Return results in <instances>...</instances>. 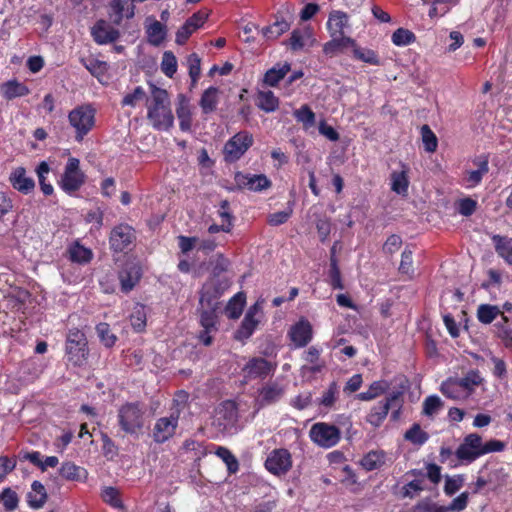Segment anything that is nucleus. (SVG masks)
Instances as JSON below:
<instances>
[{
    "instance_id": "nucleus-1",
    "label": "nucleus",
    "mask_w": 512,
    "mask_h": 512,
    "mask_svg": "<svg viewBox=\"0 0 512 512\" xmlns=\"http://www.w3.org/2000/svg\"><path fill=\"white\" fill-rule=\"evenodd\" d=\"M151 97L147 100V118L156 130L167 131L174 124L170 98L165 89L151 85Z\"/></svg>"
},
{
    "instance_id": "nucleus-2",
    "label": "nucleus",
    "mask_w": 512,
    "mask_h": 512,
    "mask_svg": "<svg viewBox=\"0 0 512 512\" xmlns=\"http://www.w3.org/2000/svg\"><path fill=\"white\" fill-rule=\"evenodd\" d=\"M505 444L499 440H490L482 443V438L476 433H471L464 438L463 443L457 448L456 456L459 460L472 462L478 457L491 453L500 452Z\"/></svg>"
},
{
    "instance_id": "nucleus-3",
    "label": "nucleus",
    "mask_w": 512,
    "mask_h": 512,
    "mask_svg": "<svg viewBox=\"0 0 512 512\" xmlns=\"http://www.w3.org/2000/svg\"><path fill=\"white\" fill-rule=\"evenodd\" d=\"M145 405L128 402L118 409L117 419L121 429L129 435L138 436L145 426Z\"/></svg>"
},
{
    "instance_id": "nucleus-4",
    "label": "nucleus",
    "mask_w": 512,
    "mask_h": 512,
    "mask_svg": "<svg viewBox=\"0 0 512 512\" xmlns=\"http://www.w3.org/2000/svg\"><path fill=\"white\" fill-rule=\"evenodd\" d=\"M311 441L317 446L329 449L336 446L341 439V431L334 424L317 422L309 430Z\"/></svg>"
},
{
    "instance_id": "nucleus-5",
    "label": "nucleus",
    "mask_w": 512,
    "mask_h": 512,
    "mask_svg": "<svg viewBox=\"0 0 512 512\" xmlns=\"http://www.w3.org/2000/svg\"><path fill=\"white\" fill-rule=\"evenodd\" d=\"M68 119L75 129L76 140L81 141L94 126L95 110L90 105H81L70 111Z\"/></svg>"
},
{
    "instance_id": "nucleus-6",
    "label": "nucleus",
    "mask_w": 512,
    "mask_h": 512,
    "mask_svg": "<svg viewBox=\"0 0 512 512\" xmlns=\"http://www.w3.org/2000/svg\"><path fill=\"white\" fill-rule=\"evenodd\" d=\"M66 354L68 361L75 366H81L88 354L87 339L79 329H70L66 339Z\"/></svg>"
},
{
    "instance_id": "nucleus-7",
    "label": "nucleus",
    "mask_w": 512,
    "mask_h": 512,
    "mask_svg": "<svg viewBox=\"0 0 512 512\" xmlns=\"http://www.w3.org/2000/svg\"><path fill=\"white\" fill-rule=\"evenodd\" d=\"M180 407L172 409L169 416L160 417L156 420L152 429V437L156 443H164L172 438L178 427L180 417Z\"/></svg>"
},
{
    "instance_id": "nucleus-8",
    "label": "nucleus",
    "mask_w": 512,
    "mask_h": 512,
    "mask_svg": "<svg viewBox=\"0 0 512 512\" xmlns=\"http://www.w3.org/2000/svg\"><path fill=\"white\" fill-rule=\"evenodd\" d=\"M230 282L227 279L221 280L213 277L207 281L201 290L199 306L220 308L219 298L223 292L228 289Z\"/></svg>"
},
{
    "instance_id": "nucleus-9",
    "label": "nucleus",
    "mask_w": 512,
    "mask_h": 512,
    "mask_svg": "<svg viewBox=\"0 0 512 512\" xmlns=\"http://www.w3.org/2000/svg\"><path fill=\"white\" fill-rule=\"evenodd\" d=\"M264 300H258L254 305H252L248 311L246 312L240 327L237 329L235 333V338L240 341H245L249 339L257 326L261 322L263 317V306Z\"/></svg>"
},
{
    "instance_id": "nucleus-10",
    "label": "nucleus",
    "mask_w": 512,
    "mask_h": 512,
    "mask_svg": "<svg viewBox=\"0 0 512 512\" xmlns=\"http://www.w3.org/2000/svg\"><path fill=\"white\" fill-rule=\"evenodd\" d=\"M85 175L80 169V161L70 157L61 177L60 187L67 193H73L83 185Z\"/></svg>"
},
{
    "instance_id": "nucleus-11",
    "label": "nucleus",
    "mask_w": 512,
    "mask_h": 512,
    "mask_svg": "<svg viewBox=\"0 0 512 512\" xmlns=\"http://www.w3.org/2000/svg\"><path fill=\"white\" fill-rule=\"evenodd\" d=\"M253 141V136L248 131L238 132L224 146L225 159L238 160L252 146Z\"/></svg>"
},
{
    "instance_id": "nucleus-12",
    "label": "nucleus",
    "mask_w": 512,
    "mask_h": 512,
    "mask_svg": "<svg viewBox=\"0 0 512 512\" xmlns=\"http://www.w3.org/2000/svg\"><path fill=\"white\" fill-rule=\"evenodd\" d=\"M276 367V363L262 357H252L243 366L242 373L247 380L265 379L274 374Z\"/></svg>"
},
{
    "instance_id": "nucleus-13",
    "label": "nucleus",
    "mask_w": 512,
    "mask_h": 512,
    "mask_svg": "<svg viewBox=\"0 0 512 512\" xmlns=\"http://www.w3.org/2000/svg\"><path fill=\"white\" fill-rule=\"evenodd\" d=\"M136 239L135 230L128 224L115 226L110 233V245L115 252L130 249Z\"/></svg>"
},
{
    "instance_id": "nucleus-14",
    "label": "nucleus",
    "mask_w": 512,
    "mask_h": 512,
    "mask_svg": "<svg viewBox=\"0 0 512 512\" xmlns=\"http://www.w3.org/2000/svg\"><path fill=\"white\" fill-rule=\"evenodd\" d=\"M219 309L220 308L199 306L200 324L203 328V331L199 335V339L205 346H210L213 342V338L210 334L217 331Z\"/></svg>"
},
{
    "instance_id": "nucleus-15",
    "label": "nucleus",
    "mask_w": 512,
    "mask_h": 512,
    "mask_svg": "<svg viewBox=\"0 0 512 512\" xmlns=\"http://www.w3.org/2000/svg\"><path fill=\"white\" fill-rule=\"evenodd\" d=\"M265 467L274 475L287 473L292 467L291 454L287 449H275L267 457Z\"/></svg>"
},
{
    "instance_id": "nucleus-16",
    "label": "nucleus",
    "mask_w": 512,
    "mask_h": 512,
    "mask_svg": "<svg viewBox=\"0 0 512 512\" xmlns=\"http://www.w3.org/2000/svg\"><path fill=\"white\" fill-rule=\"evenodd\" d=\"M312 337V325L305 318H301L297 323L293 324L288 331V338L295 348L305 347L312 340Z\"/></svg>"
},
{
    "instance_id": "nucleus-17",
    "label": "nucleus",
    "mask_w": 512,
    "mask_h": 512,
    "mask_svg": "<svg viewBox=\"0 0 512 512\" xmlns=\"http://www.w3.org/2000/svg\"><path fill=\"white\" fill-rule=\"evenodd\" d=\"M285 391V386L280 382H267L259 389L256 402L260 407L275 404L284 396Z\"/></svg>"
},
{
    "instance_id": "nucleus-18",
    "label": "nucleus",
    "mask_w": 512,
    "mask_h": 512,
    "mask_svg": "<svg viewBox=\"0 0 512 512\" xmlns=\"http://www.w3.org/2000/svg\"><path fill=\"white\" fill-rule=\"evenodd\" d=\"M234 179L239 188H246L254 192L266 190L271 186V181L264 174L256 175L238 172L235 174Z\"/></svg>"
},
{
    "instance_id": "nucleus-19",
    "label": "nucleus",
    "mask_w": 512,
    "mask_h": 512,
    "mask_svg": "<svg viewBox=\"0 0 512 512\" xmlns=\"http://www.w3.org/2000/svg\"><path fill=\"white\" fill-rule=\"evenodd\" d=\"M208 18V14L202 11H198L194 13L191 17H189L184 25L180 27L176 33V43L179 45H183L186 43L188 38L202 25Z\"/></svg>"
},
{
    "instance_id": "nucleus-20",
    "label": "nucleus",
    "mask_w": 512,
    "mask_h": 512,
    "mask_svg": "<svg viewBox=\"0 0 512 512\" xmlns=\"http://www.w3.org/2000/svg\"><path fill=\"white\" fill-rule=\"evenodd\" d=\"M141 276V267L137 263H126L118 275L121 291L124 293H129L140 281Z\"/></svg>"
},
{
    "instance_id": "nucleus-21",
    "label": "nucleus",
    "mask_w": 512,
    "mask_h": 512,
    "mask_svg": "<svg viewBox=\"0 0 512 512\" xmlns=\"http://www.w3.org/2000/svg\"><path fill=\"white\" fill-rule=\"evenodd\" d=\"M9 182L15 190L25 195L31 193L35 188V181L27 176L26 169L21 166L10 173Z\"/></svg>"
},
{
    "instance_id": "nucleus-22",
    "label": "nucleus",
    "mask_w": 512,
    "mask_h": 512,
    "mask_svg": "<svg viewBox=\"0 0 512 512\" xmlns=\"http://www.w3.org/2000/svg\"><path fill=\"white\" fill-rule=\"evenodd\" d=\"M457 380L459 381L467 399L476 391L478 387H483L485 384L484 377L477 369L469 370L462 377L457 378Z\"/></svg>"
},
{
    "instance_id": "nucleus-23",
    "label": "nucleus",
    "mask_w": 512,
    "mask_h": 512,
    "mask_svg": "<svg viewBox=\"0 0 512 512\" xmlns=\"http://www.w3.org/2000/svg\"><path fill=\"white\" fill-rule=\"evenodd\" d=\"M91 34L98 44H108L119 38V31L108 25L105 21H98L92 28Z\"/></svg>"
},
{
    "instance_id": "nucleus-24",
    "label": "nucleus",
    "mask_w": 512,
    "mask_h": 512,
    "mask_svg": "<svg viewBox=\"0 0 512 512\" xmlns=\"http://www.w3.org/2000/svg\"><path fill=\"white\" fill-rule=\"evenodd\" d=\"M134 5L130 0H112L110 3V18L113 23L120 24L124 17L134 16Z\"/></svg>"
},
{
    "instance_id": "nucleus-25",
    "label": "nucleus",
    "mask_w": 512,
    "mask_h": 512,
    "mask_svg": "<svg viewBox=\"0 0 512 512\" xmlns=\"http://www.w3.org/2000/svg\"><path fill=\"white\" fill-rule=\"evenodd\" d=\"M176 114L180 129L182 131H188L191 128L192 115L190 101L184 94H179L177 97Z\"/></svg>"
},
{
    "instance_id": "nucleus-26",
    "label": "nucleus",
    "mask_w": 512,
    "mask_h": 512,
    "mask_svg": "<svg viewBox=\"0 0 512 512\" xmlns=\"http://www.w3.org/2000/svg\"><path fill=\"white\" fill-rule=\"evenodd\" d=\"M315 39L313 38V31L309 26L293 30L289 39V45L292 50L298 51L306 45H312Z\"/></svg>"
},
{
    "instance_id": "nucleus-27",
    "label": "nucleus",
    "mask_w": 512,
    "mask_h": 512,
    "mask_svg": "<svg viewBox=\"0 0 512 512\" xmlns=\"http://www.w3.org/2000/svg\"><path fill=\"white\" fill-rule=\"evenodd\" d=\"M348 27V16L342 11L330 13L327 21V29L330 36H345V29Z\"/></svg>"
},
{
    "instance_id": "nucleus-28",
    "label": "nucleus",
    "mask_w": 512,
    "mask_h": 512,
    "mask_svg": "<svg viewBox=\"0 0 512 512\" xmlns=\"http://www.w3.org/2000/svg\"><path fill=\"white\" fill-rule=\"evenodd\" d=\"M290 70L291 65L288 62L277 63L265 73L263 82L267 86L275 87L285 78Z\"/></svg>"
},
{
    "instance_id": "nucleus-29",
    "label": "nucleus",
    "mask_w": 512,
    "mask_h": 512,
    "mask_svg": "<svg viewBox=\"0 0 512 512\" xmlns=\"http://www.w3.org/2000/svg\"><path fill=\"white\" fill-rule=\"evenodd\" d=\"M441 393L449 399L464 401L467 400L465 393L463 392L461 385L457 378L450 377L443 381L440 386Z\"/></svg>"
},
{
    "instance_id": "nucleus-30",
    "label": "nucleus",
    "mask_w": 512,
    "mask_h": 512,
    "mask_svg": "<svg viewBox=\"0 0 512 512\" xmlns=\"http://www.w3.org/2000/svg\"><path fill=\"white\" fill-rule=\"evenodd\" d=\"M219 103V89L216 87H209L206 89L200 98L199 105L204 114H210L214 112Z\"/></svg>"
},
{
    "instance_id": "nucleus-31",
    "label": "nucleus",
    "mask_w": 512,
    "mask_h": 512,
    "mask_svg": "<svg viewBox=\"0 0 512 512\" xmlns=\"http://www.w3.org/2000/svg\"><path fill=\"white\" fill-rule=\"evenodd\" d=\"M47 500L46 489L39 481H34L31 485V491L27 494V502L31 508H41Z\"/></svg>"
},
{
    "instance_id": "nucleus-32",
    "label": "nucleus",
    "mask_w": 512,
    "mask_h": 512,
    "mask_svg": "<svg viewBox=\"0 0 512 512\" xmlns=\"http://www.w3.org/2000/svg\"><path fill=\"white\" fill-rule=\"evenodd\" d=\"M331 40L324 44L323 52L326 55L334 56L336 53L348 47L354 46V40L347 36H331Z\"/></svg>"
},
{
    "instance_id": "nucleus-33",
    "label": "nucleus",
    "mask_w": 512,
    "mask_h": 512,
    "mask_svg": "<svg viewBox=\"0 0 512 512\" xmlns=\"http://www.w3.org/2000/svg\"><path fill=\"white\" fill-rule=\"evenodd\" d=\"M1 91L3 96L8 100H12L17 97H23L30 93L29 88L25 84L16 80L5 82L1 87Z\"/></svg>"
},
{
    "instance_id": "nucleus-34",
    "label": "nucleus",
    "mask_w": 512,
    "mask_h": 512,
    "mask_svg": "<svg viewBox=\"0 0 512 512\" xmlns=\"http://www.w3.org/2000/svg\"><path fill=\"white\" fill-rule=\"evenodd\" d=\"M401 171H393L391 173V189L399 195H405L408 191V168L404 165Z\"/></svg>"
},
{
    "instance_id": "nucleus-35",
    "label": "nucleus",
    "mask_w": 512,
    "mask_h": 512,
    "mask_svg": "<svg viewBox=\"0 0 512 512\" xmlns=\"http://www.w3.org/2000/svg\"><path fill=\"white\" fill-rule=\"evenodd\" d=\"M257 106L269 113L273 112L279 107V100L270 90H259L256 98Z\"/></svg>"
},
{
    "instance_id": "nucleus-36",
    "label": "nucleus",
    "mask_w": 512,
    "mask_h": 512,
    "mask_svg": "<svg viewBox=\"0 0 512 512\" xmlns=\"http://www.w3.org/2000/svg\"><path fill=\"white\" fill-rule=\"evenodd\" d=\"M493 243L497 254L505 260L509 265H512V239L494 235Z\"/></svg>"
},
{
    "instance_id": "nucleus-37",
    "label": "nucleus",
    "mask_w": 512,
    "mask_h": 512,
    "mask_svg": "<svg viewBox=\"0 0 512 512\" xmlns=\"http://www.w3.org/2000/svg\"><path fill=\"white\" fill-rule=\"evenodd\" d=\"M390 409L391 408L388 406V404L380 401L370 410L366 417V421L375 428L380 427L386 419Z\"/></svg>"
},
{
    "instance_id": "nucleus-38",
    "label": "nucleus",
    "mask_w": 512,
    "mask_h": 512,
    "mask_svg": "<svg viewBox=\"0 0 512 512\" xmlns=\"http://www.w3.org/2000/svg\"><path fill=\"white\" fill-rule=\"evenodd\" d=\"M340 394V388L336 381L329 384L327 389L322 393V396L318 399V404L324 407L326 410H330L334 407Z\"/></svg>"
},
{
    "instance_id": "nucleus-39",
    "label": "nucleus",
    "mask_w": 512,
    "mask_h": 512,
    "mask_svg": "<svg viewBox=\"0 0 512 512\" xmlns=\"http://www.w3.org/2000/svg\"><path fill=\"white\" fill-rule=\"evenodd\" d=\"M489 171L488 161L482 160L478 163V169L468 171L464 177V181L467 188H474L480 184L484 175Z\"/></svg>"
},
{
    "instance_id": "nucleus-40",
    "label": "nucleus",
    "mask_w": 512,
    "mask_h": 512,
    "mask_svg": "<svg viewBox=\"0 0 512 512\" xmlns=\"http://www.w3.org/2000/svg\"><path fill=\"white\" fill-rule=\"evenodd\" d=\"M385 463V453L383 451H370L360 461L361 466L366 471L376 470Z\"/></svg>"
},
{
    "instance_id": "nucleus-41",
    "label": "nucleus",
    "mask_w": 512,
    "mask_h": 512,
    "mask_svg": "<svg viewBox=\"0 0 512 512\" xmlns=\"http://www.w3.org/2000/svg\"><path fill=\"white\" fill-rule=\"evenodd\" d=\"M407 389H408V381L401 380L398 388L395 390H392L383 402L385 404H388V406L390 408L402 407L403 403H404L403 395Z\"/></svg>"
},
{
    "instance_id": "nucleus-42",
    "label": "nucleus",
    "mask_w": 512,
    "mask_h": 512,
    "mask_svg": "<svg viewBox=\"0 0 512 512\" xmlns=\"http://www.w3.org/2000/svg\"><path fill=\"white\" fill-rule=\"evenodd\" d=\"M86 470L82 467L75 465L72 462H65L60 468V475L72 481H79L86 477Z\"/></svg>"
},
{
    "instance_id": "nucleus-43",
    "label": "nucleus",
    "mask_w": 512,
    "mask_h": 512,
    "mask_svg": "<svg viewBox=\"0 0 512 512\" xmlns=\"http://www.w3.org/2000/svg\"><path fill=\"white\" fill-rule=\"evenodd\" d=\"M353 49V56L357 60H360L362 62H365L370 65H381V61L377 55V53L371 49L368 48H362L356 45L354 42Z\"/></svg>"
},
{
    "instance_id": "nucleus-44",
    "label": "nucleus",
    "mask_w": 512,
    "mask_h": 512,
    "mask_svg": "<svg viewBox=\"0 0 512 512\" xmlns=\"http://www.w3.org/2000/svg\"><path fill=\"white\" fill-rule=\"evenodd\" d=\"M290 24L285 20H276L272 25L262 28L263 36L268 40L277 39L283 33L288 31Z\"/></svg>"
},
{
    "instance_id": "nucleus-45",
    "label": "nucleus",
    "mask_w": 512,
    "mask_h": 512,
    "mask_svg": "<svg viewBox=\"0 0 512 512\" xmlns=\"http://www.w3.org/2000/svg\"><path fill=\"white\" fill-rule=\"evenodd\" d=\"M245 295L242 292L237 293L233 298L228 302L226 306V313L228 318L237 319L240 317L243 311V307L245 305Z\"/></svg>"
},
{
    "instance_id": "nucleus-46",
    "label": "nucleus",
    "mask_w": 512,
    "mask_h": 512,
    "mask_svg": "<svg viewBox=\"0 0 512 512\" xmlns=\"http://www.w3.org/2000/svg\"><path fill=\"white\" fill-rule=\"evenodd\" d=\"M50 172V167L47 162L42 161L36 168V174L38 177L39 185L44 195L53 194V186L46 182L47 176Z\"/></svg>"
},
{
    "instance_id": "nucleus-47",
    "label": "nucleus",
    "mask_w": 512,
    "mask_h": 512,
    "mask_svg": "<svg viewBox=\"0 0 512 512\" xmlns=\"http://www.w3.org/2000/svg\"><path fill=\"white\" fill-rule=\"evenodd\" d=\"M146 311L143 305L137 304L130 315V323L136 332L144 331L146 327Z\"/></svg>"
},
{
    "instance_id": "nucleus-48",
    "label": "nucleus",
    "mask_w": 512,
    "mask_h": 512,
    "mask_svg": "<svg viewBox=\"0 0 512 512\" xmlns=\"http://www.w3.org/2000/svg\"><path fill=\"white\" fill-rule=\"evenodd\" d=\"M500 314L499 308L494 305L481 304L477 309V318L483 324H490Z\"/></svg>"
},
{
    "instance_id": "nucleus-49",
    "label": "nucleus",
    "mask_w": 512,
    "mask_h": 512,
    "mask_svg": "<svg viewBox=\"0 0 512 512\" xmlns=\"http://www.w3.org/2000/svg\"><path fill=\"white\" fill-rule=\"evenodd\" d=\"M388 388V385L383 381L373 382L367 391L361 392L357 398L361 401H370L383 394Z\"/></svg>"
},
{
    "instance_id": "nucleus-50",
    "label": "nucleus",
    "mask_w": 512,
    "mask_h": 512,
    "mask_svg": "<svg viewBox=\"0 0 512 512\" xmlns=\"http://www.w3.org/2000/svg\"><path fill=\"white\" fill-rule=\"evenodd\" d=\"M147 34L149 42L152 45L158 46L160 45L166 36V30L163 24L159 21H154L148 28Z\"/></svg>"
},
{
    "instance_id": "nucleus-51",
    "label": "nucleus",
    "mask_w": 512,
    "mask_h": 512,
    "mask_svg": "<svg viewBox=\"0 0 512 512\" xmlns=\"http://www.w3.org/2000/svg\"><path fill=\"white\" fill-rule=\"evenodd\" d=\"M96 332H97V335H98L101 343L105 347L109 348V347H112L115 345V343L117 341V336L114 333H112L109 324L104 323V322L99 323L96 326Z\"/></svg>"
},
{
    "instance_id": "nucleus-52",
    "label": "nucleus",
    "mask_w": 512,
    "mask_h": 512,
    "mask_svg": "<svg viewBox=\"0 0 512 512\" xmlns=\"http://www.w3.org/2000/svg\"><path fill=\"white\" fill-rule=\"evenodd\" d=\"M405 439L413 444L423 445L429 439V435L421 429L419 424L415 423L406 431Z\"/></svg>"
},
{
    "instance_id": "nucleus-53",
    "label": "nucleus",
    "mask_w": 512,
    "mask_h": 512,
    "mask_svg": "<svg viewBox=\"0 0 512 512\" xmlns=\"http://www.w3.org/2000/svg\"><path fill=\"white\" fill-rule=\"evenodd\" d=\"M391 40L396 46H407L416 40L414 33L405 28H398L392 34Z\"/></svg>"
},
{
    "instance_id": "nucleus-54",
    "label": "nucleus",
    "mask_w": 512,
    "mask_h": 512,
    "mask_svg": "<svg viewBox=\"0 0 512 512\" xmlns=\"http://www.w3.org/2000/svg\"><path fill=\"white\" fill-rule=\"evenodd\" d=\"M421 137L425 150L429 153L435 152L438 146V140L435 133L428 125H423L421 127Z\"/></svg>"
},
{
    "instance_id": "nucleus-55",
    "label": "nucleus",
    "mask_w": 512,
    "mask_h": 512,
    "mask_svg": "<svg viewBox=\"0 0 512 512\" xmlns=\"http://www.w3.org/2000/svg\"><path fill=\"white\" fill-rule=\"evenodd\" d=\"M161 71L169 78H172L177 71V59L171 51L163 54Z\"/></svg>"
},
{
    "instance_id": "nucleus-56",
    "label": "nucleus",
    "mask_w": 512,
    "mask_h": 512,
    "mask_svg": "<svg viewBox=\"0 0 512 512\" xmlns=\"http://www.w3.org/2000/svg\"><path fill=\"white\" fill-rule=\"evenodd\" d=\"M295 119L305 127H311L315 123V113L308 105H303L293 112Z\"/></svg>"
},
{
    "instance_id": "nucleus-57",
    "label": "nucleus",
    "mask_w": 512,
    "mask_h": 512,
    "mask_svg": "<svg viewBox=\"0 0 512 512\" xmlns=\"http://www.w3.org/2000/svg\"><path fill=\"white\" fill-rule=\"evenodd\" d=\"M69 254H70V259L73 262H77V263H87L92 258L91 250H89L79 244L73 245L69 250Z\"/></svg>"
},
{
    "instance_id": "nucleus-58",
    "label": "nucleus",
    "mask_w": 512,
    "mask_h": 512,
    "mask_svg": "<svg viewBox=\"0 0 512 512\" xmlns=\"http://www.w3.org/2000/svg\"><path fill=\"white\" fill-rule=\"evenodd\" d=\"M443 406L442 400L437 395L428 396L423 402V414L433 417L438 414Z\"/></svg>"
},
{
    "instance_id": "nucleus-59",
    "label": "nucleus",
    "mask_w": 512,
    "mask_h": 512,
    "mask_svg": "<svg viewBox=\"0 0 512 512\" xmlns=\"http://www.w3.org/2000/svg\"><path fill=\"white\" fill-rule=\"evenodd\" d=\"M0 501L6 511H14L18 507L19 498L11 488H5L0 494Z\"/></svg>"
},
{
    "instance_id": "nucleus-60",
    "label": "nucleus",
    "mask_w": 512,
    "mask_h": 512,
    "mask_svg": "<svg viewBox=\"0 0 512 512\" xmlns=\"http://www.w3.org/2000/svg\"><path fill=\"white\" fill-rule=\"evenodd\" d=\"M329 278L330 284L334 289H343L340 269L337 264V259L334 256V248L332 249V256L330 258Z\"/></svg>"
},
{
    "instance_id": "nucleus-61",
    "label": "nucleus",
    "mask_w": 512,
    "mask_h": 512,
    "mask_svg": "<svg viewBox=\"0 0 512 512\" xmlns=\"http://www.w3.org/2000/svg\"><path fill=\"white\" fill-rule=\"evenodd\" d=\"M464 476L463 475H455V476H446L445 478V486L444 492L448 496H452L457 491H459L464 485Z\"/></svg>"
},
{
    "instance_id": "nucleus-62",
    "label": "nucleus",
    "mask_w": 512,
    "mask_h": 512,
    "mask_svg": "<svg viewBox=\"0 0 512 512\" xmlns=\"http://www.w3.org/2000/svg\"><path fill=\"white\" fill-rule=\"evenodd\" d=\"M216 455L224 461L230 472L234 473L238 470V461L227 448L218 447Z\"/></svg>"
},
{
    "instance_id": "nucleus-63",
    "label": "nucleus",
    "mask_w": 512,
    "mask_h": 512,
    "mask_svg": "<svg viewBox=\"0 0 512 512\" xmlns=\"http://www.w3.org/2000/svg\"><path fill=\"white\" fill-rule=\"evenodd\" d=\"M187 63L189 69V76L192 80V83L195 84L201 73V60L196 53H192L188 56Z\"/></svg>"
},
{
    "instance_id": "nucleus-64",
    "label": "nucleus",
    "mask_w": 512,
    "mask_h": 512,
    "mask_svg": "<svg viewBox=\"0 0 512 512\" xmlns=\"http://www.w3.org/2000/svg\"><path fill=\"white\" fill-rule=\"evenodd\" d=\"M103 500L114 508H122L119 491L113 487H106L102 493Z\"/></svg>"
}]
</instances>
